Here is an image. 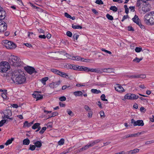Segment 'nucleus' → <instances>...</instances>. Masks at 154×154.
<instances>
[{"label":"nucleus","instance_id":"f257e3e1","mask_svg":"<svg viewBox=\"0 0 154 154\" xmlns=\"http://www.w3.org/2000/svg\"><path fill=\"white\" fill-rule=\"evenodd\" d=\"M11 79L13 82L17 85L23 84L26 80L25 74L20 69H15L12 71Z\"/></svg>","mask_w":154,"mask_h":154},{"label":"nucleus","instance_id":"f03ea898","mask_svg":"<svg viewBox=\"0 0 154 154\" xmlns=\"http://www.w3.org/2000/svg\"><path fill=\"white\" fill-rule=\"evenodd\" d=\"M100 140H97L91 142V143H89L88 144L85 146H84L82 148L79 149V152H80L82 151L88 149L89 147L93 146L95 144L99 142Z\"/></svg>","mask_w":154,"mask_h":154},{"label":"nucleus","instance_id":"7ed1b4c3","mask_svg":"<svg viewBox=\"0 0 154 154\" xmlns=\"http://www.w3.org/2000/svg\"><path fill=\"white\" fill-rule=\"evenodd\" d=\"M20 59L19 57L16 56H13L11 59L10 60L11 61H9L11 65L14 66H20L21 64L20 62H19Z\"/></svg>","mask_w":154,"mask_h":154},{"label":"nucleus","instance_id":"20e7f679","mask_svg":"<svg viewBox=\"0 0 154 154\" xmlns=\"http://www.w3.org/2000/svg\"><path fill=\"white\" fill-rule=\"evenodd\" d=\"M8 63L5 61L2 62L0 63V72L5 73L8 70Z\"/></svg>","mask_w":154,"mask_h":154},{"label":"nucleus","instance_id":"39448f33","mask_svg":"<svg viewBox=\"0 0 154 154\" xmlns=\"http://www.w3.org/2000/svg\"><path fill=\"white\" fill-rule=\"evenodd\" d=\"M139 97L138 96L134 94L128 93L124 96V99L122 100H125L126 99L129 100H137Z\"/></svg>","mask_w":154,"mask_h":154},{"label":"nucleus","instance_id":"423d86ee","mask_svg":"<svg viewBox=\"0 0 154 154\" xmlns=\"http://www.w3.org/2000/svg\"><path fill=\"white\" fill-rule=\"evenodd\" d=\"M7 23L3 20H0V32H4L7 29Z\"/></svg>","mask_w":154,"mask_h":154},{"label":"nucleus","instance_id":"0eeeda50","mask_svg":"<svg viewBox=\"0 0 154 154\" xmlns=\"http://www.w3.org/2000/svg\"><path fill=\"white\" fill-rule=\"evenodd\" d=\"M24 69L28 73L30 74H32L34 73H36L37 72L35 69L32 66H27L24 67Z\"/></svg>","mask_w":154,"mask_h":154},{"label":"nucleus","instance_id":"6e6552de","mask_svg":"<svg viewBox=\"0 0 154 154\" xmlns=\"http://www.w3.org/2000/svg\"><path fill=\"white\" fill-rule=\"evenodd\" d=\"M131 123L133 124V125L134 126H142L144 125L142 120H138L135 121L134 119H131Z\"/></svg>","mask_w":154,"mask_h":154},{"label":"nucleus","instance_id":"1a4fd4ad","mask_svg":"<svg viewBox=\"0 0 154 154\" xmlns=\"http://www.w3.org/2000/svg\"><path fill=\"white\" fill-rule=\"evenodd\" d=\"M115 88L116 91L120 92H122L125 91V89L119 84H116L115 86Z\"/></svg>","mask_w":154,"mask_h":154},{"label":"nucleus","instance_id":"9d476101","mask_svg":"<svg viewBox=\"0 0 154 154\" xmlns=\"http://www.w3.org/2000/svg\"><path fill=\"white\" fill-rule=\"evenodd\" d=\"M32 96L33 97L37 99L36 100H41L43 98V96L39 94L38 91H36L33 93L32 94Z\"/></svg>","mask_w":154,"mask_h":154},{"label":"nucleus","instance_id":"9b49d317","mask_svg":"<svg viewBox=\"0 0 154 154\" xmlns=\"http://www.w3.org/2000/svg\"><path fill=\"white\" fill-rule=\"evenodd\" d=\"M16 47V45L13 43L12 42L9 41L8 45H6V47L7 49H12L13 48H15Z\"/></svg>","mask_w":154,"mask_h":154},{"label":"nucleus","instance_id":"f8f14e48","mask_svg":"<svg viewBox=\"0 0 154 154\" xmlns=\"http://www.w3.org/2000/svg\"><path fill=\"white\" fill-rule=\"evenodd\" d=\"M3 113L5 115L6 117H10L12 115V112L11 110L10 109H6L4 111Z\"/></svg>","mask_w":154,"mask_h":154},{"label":"nucleus","instance_id":"ddd939ff","mask_svg":"<svg viewBox=\"0 0 154 154\" xmlns=\"http://www.w3.org/2000/svg\"><path fill=\"white\" fill-rule=\"evenodd\" d=\"M2 9L0 11V20H3L4 19L6 16V13Z\"/></svg>","mask_w":154,"mask_h":154},{"label":"nucleus","instance_id":"4468645a","mask_svg":"<svg viewBox=\"0 0 154 154\" xmlns=\"http://www.w3.org/2000/svg\"><path fill=\"white\" fill-rule=\"evenodd\" d=\"M152 13H151V14H147L144 16V20L145 21H146L147 23L148 21L149 20V19H150L151 17H152V15L153 14H152Z\"/></svg>","mask_w":154,"mask_h":154},{"label":"nucleus","instance_id":"2eb2a0df","mask_svg":"<svg viewBox=\"0 0 154 154\" xmlns=\"http://www.w3.org/2000/svg\"><path fill=\"white\" fill-rule=\"evenodd\" d=\"M140 149H135L133 150H131L128 151H127V153L128 154H135L137 153L139 151Z\"/></svg>","mask_w":154,"mask_h":154},{"label":"nucleus","instance_id":"dca6fc26","mask_svg":"<svg viewBox=\"0 0 154 154\" xmlns=\"http://www.w3.org/2000/svg\"><path fill=\"white\" fill-rule=\"evenodd\" d=\"M33 144H34L36 147L40 148L42 145V142L41 140L40 141H37L36 142H34L33 143Z\"/></svg>","mask_w":154,"mask_h":154},{"label":"nucleus","instance_id":"f3484780","mask_svg":"<svg viewBox=\"0 0 154 154\" xmlns=\"http://www.w3.org/2000/svg\"><path fill=\"white\" fill-rule=\"evenodd\" d=\"M60 82L59 80L57 82H53L50 84L49 86L51 88H53L54 87H55L56 85H60Z\"/></svg>","mask_w":154,"mask_h":154},{"label":"nucleus","instance_id":"a211bd4d","mask_svg":"<svg viewBox=\"0 0 154 154\" xmlns=\"http://www.w3.org/2000/svg\"><path fill=\"white\" fill-rule=\"evenodd\" d=\"M71 59L75 60H77V61H79L80 60L81 61V60H82L84 59V58H82L81 57L79 56H76L75 57V56H73L72 57V58H71Z\"/></svg>","mask_w":154,"mask_h":154},{"label":"nucleus","instance_id":"6ab92c4d","mask_svg":"<svg viewBox=\"0 0 154 154\" xmlns=\"http://www.w3.org/2000/svg\"><path fill=\"white\" fill-rule=\"evenodd\" d=\"M132 20L133 22L136 23L137 24L138 23L139 24L140 20L137 16L135 15L134 17L132 19Z\"/></svg>","mask_w":154,"mask_h":154},{"label":"nucleus","instance_id":"aec40b11","mask_svg":"<svg viewBox=\"0 0 154 154\" xmlns=\"http://www.w3.org/2000/svg\"><path fill=\"white\" fill-rule=\"evenodd\" d=\"M88 67H87L83 66H79V70L88 72Z\"/></svg>","mask_w":154,"mask_h":154},{"label":"nucleus","instance_id":"412c9836","mask_svg":"<svg viewBox=\"0 0 154 154\" xmlns=\"http://www.w3.org/2000/svg\"><path fill=\"white\" fill-rule=\"evenodd\" d=\"M154 16V13H153ZM148 24H150V25H153L154 24V18L153 17V15H152V17H151L150 19L147 23Z\"/></svg>","mask_w":154,"mask_h":154},{"label":"nucleus","instance_id":"4be33fe9","mask_svg":"<svg viewBox=\"0 0 154 154\" xmlns=\"http://www.w3.org/2000/svg\"><path fill=\"white\" fill-rule=\"evenodd\" d=\"M30 142V140L28 138L24 139L23 141V144L24 145H28L29 144Z\"/></svg>","mask_w":154,"mask_h":154},{"label":"nucleus","instance_id":"5701e85b","mask_svg":"<svg viewBox=\"0 0 154 154\" xmlns=\"http://www.w3.org/2000/svg\"><path fill=\"white\" fill-rule=\"evenodd\" d=\"M73 94L76 96H82L83 93L81 91H76L74 92Z\"/></svg>","mask_w":154,"mask_h":154},{"label":"nucleus","instance_id":"b1692460","mask_svg":"<svg viewBox=\"0 0 154 154\" xmlns=\"http://www.w3.org/2000/svg\"><path fill=\"white\" fill-rule=\"evenodd\" d=\"M91 92L94 94H98L100 93H101V91L99 90H97L96 89H92L91 90Z\"/></svg>","mask_w":154,"mask_h":154},{"label":"nucleus","instance_id":"393cba45","mask_svg":"<svg viewBox=\"0 0 154 154\" xmlns=\"http://www.w3.org/2000/svg\"><path fill=\"white\" fill-rule=\"evenodd\" d=\"M40 125V124L39 123H35L32 126V128L33 129H35L37 128Z\"/></svg>","mask_w":154,"mask_h":154},{"label":"nucleus","instance_id":"a878e982","mask_svg":"<svg viewBox=\"0 0 154 154\" xmlns=\"http://www.w3.org/2000/svg\"><path fill=\"white\" fill-rule=\"evenodd\" d=\"M72 27L74 29H81L82 27L79 25H75L73 24H72Z\"/></svg>","mask_w":154,"mask_h":154},{"label":"nucleus","instance_id":"bb28decb","mask_svg":"<svg viewBox=\"0 0 154 154\" xmlns=\"http://www.w3.org/2000/svg\"><path fill=\"white\" fill-rule=\"evenodd\" d=\"M48 77H45L41 79V82L44 85H45L46 82L48 80Z\"/></svg>","mask_w":154,"mask_h":154},{"label":"nucleus","instance_id":"cd10ccee","mask_svg":"<svg viewBox=\"0 0 154 154\" xmlns=\"http://www.w3.org/2000/svg\"><path fill=\"white\" fill-rule=\"evenodd\" d=\"M110 10L114 12H116L118 10V8L115 6H111L110 8Z\"/></svg>","mask_w":154,"mask_h":154},{"label":"nucleus","instance_id":"c85d7f7f","mask_svg":"<svg viewBox=\"0 0 154 154\" xmlns=\"http://www.w3.org/2000/svg\"><path fill=\"white\" fill-rule=\"evenodd\" d=\"M31 125L27 121H26L23 123V127H29L31 126Z\"/></svg>","mask_w":154,"mask_h":154},{"label":"nucleus","instance_id":"c756f323","mask_svg":"<svg viewBox=\"0 0 154 154\" xmlns=\"http://www.w3.org/2000/svg\"><path fill=\"white\" fill-rule=\"evenodd\" d=\"M14 140V138H11V139L8 140L5 143V145H8L12 143V141Z\"/></svg>","mask_w":154,"mask_h":154},{"label":"nucleus","instance_id":"7c9ffc66","mask_svg":"<svg viewBox=\"0 0 154 154\" xmlns=\"http://www.w3.org/2000/svg\"><path fill=\"white\" fill-rule=\"evenodd\" d=\"M36 147L35 145H33L30 144L29 145V150H30L32 151H33L35 150Z\"/></svg>","mask_w":154,"mask_h":154},{"label":"nucleus","instance_id":"2f4dec72","mask_svg":"<svg viewBox=\"0 0 154 154\" xmlns=\"http://www.w3.org/2000/svg\"><path fill=\"white\" fill-rule=\"evenodd\" d=\"M142 59V58H139L137 57H136L135 58H134L133 60V61L136 62L137 63H138L140 62L141 60Z\"/></svg>","mask_w":154,"mask_h":154},{"label":"nucleus","instance_id":"473e14b6","mask_svg":"<svg viewBox=\"0 0 154 154\" xmlns=\"http://www.w3.org/2000/svg\"><path fill=\"white\" fill-rule=\"evenodd\" d=\"M106 16L107 19L109 20H113V17L109 14H107L106 15Z\"/></svg>","mask_w":154,"mask_h":154},{"label":"nucleus","instance_id":"72a5a7b5","mask_svg":"<svg viewBox=\"0 0 154 154\" xmlns=\"http://www.w3.org/2000/svg\"><path fill=\"white\" fill-rule=\"evenodd\" d=\"M64 143V140L63 138L61 139L58 142V144L60 145H62Z\"/></svg>","mask_w":154,"mask_h":154},{"label":"nucleus","instance_id":"f704fd0d","mask_svg":"<svg viewBox=\"0 0 154 154\" xmlns=\"http://www.w3.org/2000/svg\"><path fill=\"white\" fill-rule=\"evenodd\" d=\"M106 96L104 94H102L100 96V98L101 100L103 101H107V99H105Z\"/></svg>","mask_w":154,"mask_h":154},{"label":"nucleus","instance_id":"c9c22d12","mask_svg":"<svg viewBox=\"0 0 154 154\" xmlns=\"http://www.w3.org/2000/svg\"><path fill=\"white\" fill-rule=\"evenodd\" d=\"M7 122V120L3 119L0 121V127L2 126Z\"/></svg>","mask_w":154,"mask_h":154},{"label":"nucleus","instance_id":"e433bc0d","mask_svg":"<svg viewBox=\"0 0 154 154\" xmlns=\"http://www.w3.org/2000/svg\"><path fill=\"white\" fill-rule=\"evenodd\" d=\"M95 3L98 5H103V4L101 0H96Z\"/></svg>","mask_w":154,"mask_h":154},{"label":"nucleus","instance_id":"4c0bfd02","mask_svg":"<svg viewBox=\"0 0 154 154\" xmlns=\"http://www.w3.org/2000/svg\"><path fill=\"white\" fill-rule=\"evenodd\" d=\"M142 50V48L141 47L140 48L137 47L135 49L136 52L137 53L140 52Z\"/></svg>","mask_w":154,"mask_h":154},{"label":"nucleus","instance_id":"58836bf2","mask_svg":"<svg viewBox=\"0 0 154 154\" xmlns=\"http://www.w3.org/2000/svg\"><path fill=\"white\" fill-rule=\"evenodd\" d=\"M72 69L75 70H79V66L73 64Z\"/></svg>","mask_w":154,"mask_h":154},{"label":"nucleus","instance_id":"ea45409f","mask_svg":"<svg viewBox=\"0 0 154 154\" xmlns=\"http://www.w3.org/2000/svg\"><path fill=\"white\" fill-rule=\"evenodd\" d=\"M58 114V113L56 112H53L51 116H49L48 118H50L52 117H54L56 116H57Z\"/></svg>","mask_w":154,"mask_h":154},{"label":"nucleus","instance_id":"a19ab883","mask_svg":"<svg viewBox=\"0 0 154 154\" xmlns=\"http://www.w3.org/2000/svg\"><path fill=\"white\" fill-rule=\"evenodd\" d=\"M46 129V127H45L42 128V130H40L39 132V133L41 134H43Z\"/></svg>","mask_w":154,"mask_h":154},{"label":"nucleus","instance_id":"79ce46f5","mask_svg":"<svg viewBox=\"0 0 154 154\" xmlns=\"http://www.w3.org/2000/svg\"><path fill=\"white\" fill-rule=\"evenodd\" d=\"M68 114L70 116H72L73 115L72 112L69 109H67L66 110Z\"/></svg>","mask_w":154,"mask_h":154},{"label":"nucleus","instance_id":"37998d69","mask_svg":"<svg viewBox=\"0 0 154 154\" xmlns=\"http://www.w3.org/2000/svg\"><path fill=\"white\" fill-rule=\"evenodd\" d=\"M129 78L132 79L138 78V75H131L129 76Z\"/></svg>","mask_w":154,"mask_h":154},{"label":"nucleus","instance_id":"c03bdc74","mask_svg":"<svg viewBox=\"0 0 154 154\" xmlns=\"http://www.w3.org/2000/svg\"><path fill=\"white\" fill-rule=\"evenodd\" d=\"M84 108L87 111H89L90 110H91V109H90L89 107L87 105H86L84 106Z\"/></svg>","mask_w":154,"mask_h":154},{"label":"nucleus","instance_id":"a18cd8bd","mask_svg":"<svg viewBox=\"0 0 154 154\" xmlns=\"http://www.w3.org/2000/svg\"><path fill=\"white\" fill-rule=\"evenodd\" d=\"M59 99L60 101H63L66 100V98L65 96H63L60 97L59 98Z\"/></svg>","mask_w":154,"mask_h":154},{"label":"nucleus","instance_id":"49530a36","mask_svg":"<svg viewBox=\"0 0 154 154\" xmlns=\"http://www.w3.org/2000/svg\"><path fill=\"white\" fill-rule=\"evenodd\" d=\"M51 70L52 72H53V73H54L57 75V74L58 71H59V70H58L56 69H51Z\"/></svg>","mask_w":154,"mask_h":154},{"label":"nucleus","instance_id":"de8ad7c7","mask_svg":"<svg viewBox=\"0 0 154 154\" xmlns=\"http://www.w3.org/2000/svg\"><path fill=\"white\" fill-rule=\"evenodd\" d=\"M61 76L66 78H69L68 75L66 74V73L63 72H62Z\"/></svg>","mask_w":154,"mask_h":154},{"label":"nucleus","instance_id":"09e8293b","mask_svg":"<svg viewBox=\"0 0 154 154\" xmlns=\"http://www.w3.org/2000/svg\"><path fill=\"white\" fill-rule=\"evenodd\" d=\"M146 77V75L144 74L138 75V78L144 79Z\"/></svg>","mask_w":154,"mask_h":154},{"label":"nucleus","instance_id":"8fccbe9b","mask_svg":"<svg viewBox=\"0 0 154 154\" xmlns=\"http://www.w3.org/2000/svg\"><path fill=\"white\" fill-rule=\"evenodd\" d=\"M94 72L97 73H102V72L100 70L98 69H94Z\"/></svg>","mask_w":154,"mask_h":154},{"label":"nucleus","instance_id":"3c124183","mask_svg":"<svg viewBox=\"0 0 154 154\" xmlns=\"http://www.w3.org/2000/svg\"><path fill=\"white\" fill-rule=\"evenodd\" d=\"M114 69L112 68H107V73H111L113 72Z\"/></svg>","mask_w":154,"mask_h":154},{"label":"nucleus","instance_id":"603ef678","mask_svg":"<svg viewBox=\"0 0 154 154\" xmlns=\"http://www.w3.org/2000/svg\"><path fill=\"white\" fill-rule=\"evenodd\" d=\"M154 142V140H151L150 141H148L145 142V144L148 145L150 144H151Z\"/></svg>","mask_w":154,"mask_h":154},{"label":"nucleus","instance_id":"864d4df0","mask_svg":"<svg viewBox=\"0 0 154 154\" xmlns=\"http://www.w3.org/2000/svg\"><path fill=\"white\" fill-rule=\"evenodd\" d=\"M66 35L68 36L71 37L72 36V33L71 32L69 31H67L66 32Z\"/></svg>","mask_w":154,"mask_h":154},{"label":"nucleus","instance_id":"5fc2aeb1","mask_svg":"<svg viewBox=\"0 0 154 154\" xmlns=\"http://www.w3.org/2000/svg\"><path fill=\"white\" fill-rule=\"evenodd\" d=\"M137 24L139 26V27L141 29H145V27L143 25H142L140 22H139V24L138 23Z\"/></svg>","mask_w":154,"mask_h":154},{"label":"nucleus","instance_id":"6e6d98bb","mask_svg":"<svg viewBox=\"0 0 154 154\" xmlns=\"http://www.w3.org/2000/svg\"><path fill=\"white\" fill-rule=\"evenodd\" d=\"M9 41L8 40H4L3 41V42L4 44V45H5V46L6 47V45H8V43H9Z\"/></svg>","mask_w":154,"mask_h":154},{"label":"nucleus","instance_id":"4d7b16f0","mask_svg":"<svg viewBox=\"0 0 154 154\" xmlns=\"http://www.w3.org/2000/svg\"><path fill=\"white\" fill-rule=\"evenodd\" d=\"M128 30L129 31H132L133 32L134 31V29L131 26H128Z\"/></svg>","mask_w":154,"mask_h":154},{"label":"nucleus","instance_id":"13d9d810","mask_svg":"<svg viewBox=\"0 0 154 154\" xmlns=\"http://www.w3.org/2000/svg\"><path fill=\"white\" fill-rule=\"evenodd\" d=\"M88 116L89 118H91L92 116L93 112L91 110H90V111H88Z\"/></svg>","mask_w":154,"mask_h":154},{"label":"nucleus","instance_id":"bf43d9fd","mask_svg":"<svg viewBox=\"0 0 154 154\" xmlns=\"http://www.w3.org/2000/svg\"><path fill=\"white\" fill-rule=\"evenodd\" d=\"M90 60L89 59H84L82 60L81 61L85 62H88L90 61Z\"/></svg>","mask_w":154,"mask_h":154},{"label":"nucleus","instance_id":"052dcab7","mask_svg":"<svg viewBox=\"0 0 154 154\" xmlns=\"http://www.w3.org/2000/svg\"><path fill=\"white\" fill-rule=\"evenodd\" d=\"M64 15L65 17H66L67 18H70V17H71V16L68 14L67 13H64Z\"/></svg>","mask_w":154,"mask_h":154},{"label":"nucleus","instance_id":"680f3d73","mask_svg":"<svg viewBox=\"0 0 154 154\" xmlns=\"http://www.w3.org/2000/svg\"><path fill=\"white\" fill-rule=\"evenodd\" d=\"M128 17V15H124L122 20V21L123 22L125 19Z\"/></svg>","mask_w":154,"mask_h":154},{"label":"nucleus","instance_id":"e2e57ef3","mask_svg":"<svg viewBox=\"0 0 154 154\" xmlns=\"http://www.w3.org/2000/svg\"><path fill=\"white\" fill-rule=\"evenodd\" d=\"M79 36V35H77L76 34H75L73 35V37L75 39H76L77 40Z\"/></svg>","mask_w":154,"mask_h":154},{"label":"nucleus","instance_id":"0e129e2a","mask_svg":"<svg viewBox=\"0 0 154 154\" xmlns=\"http://www.w3.org/2000/svg\"><path fill=\"white\" fill-rule=\"evenodd\" d=\"M142 132H138L137 133L134 134V137H138V136L142 134Z\"/></svg>","mask_w":154,"mask_h":154},{"label":"nucleus","instance_id":"69168bd1","mask_svg":"<svg viewBox=\"0 0 154 154\" xmlns=\"http://www.w3.org/2000/svg\"><path fill=\"white\" fill-rule=\"evenodd\" d=\"M24 45L27 47L29 48H31L32 47V45H31V44L29 43H25L24 44Z\"/></svg>","mask_w":154,"mask_h":154},{"label":"nucleus","instance_id":"338daca9","mask_svg":"<svg viewBox=\"0 0 154 154\" xmlns=\"http://www.w3.org/2000/svg\"><path fill=\"white\" fill-rule=\"evenodd\" d=\"M140 110L142 112H145L146 111V109H145V108L144 107H141L140 108Z\"/></svg>","mask_w":154,"mask_h":154},{"label":"nucleus","instance_id":"774afa93","mask_svg":"<svg viewBox=\"0 0 154 154\" xmlns=\"http://www.w3.org/2000/svg\"><path fill=\"white\" fill-rule=\"evenodd\" d=\"M141 5L140 1H137L136 3V6L139 7Z\"/></svg>","mask_w":154,"mask_h":154}]
</instances>
